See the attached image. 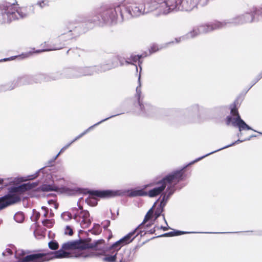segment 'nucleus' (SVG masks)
<instances>
[{"instance_id":"obj_1","label":"nucleus","mask_w":262,"mask_h":262,"mask_svg":"<svg viewBox=\"0 0 262 262\" xmlns=\"http://www.w3.org/2000/svg\"><path fill=\"white\" fill-rule=\"evenodd\" d=\"M118 13L121 21H123L124 16L120 6L115 8L102 7L96 12L93 17L80 15L75 18L66 20L59 29L60 35L57 39L60 42L50 45L43 49L37 50V52L60 50L68 45L69 40L86 33L96 26L114 25L117 23Z\"/></svg>"},{"instance_id":"obj_2","label":"nucleus","mask_w":262,"mask_h":262,"mask_svg":"<svg viewBox=\"0 0 262 262\" xmlns=\"http://www.w3.org/2000/svg\"><path fill=\"white\" fill-rule=\"evenodd\" d=\"M191 165L189 163L179 167L171 171L164 174L157 176L150 182L142 186V188L137 187L136 190H140V193L143 195L137 196H146L154 198L165 191L155 202L154 205L159 201L160 203L156 207L154 213L155 219H158L163 212L171 196L177 190H180L185 186L186 184L181 183L185 181L188 177V172L186 168Z\"/></svg>"},{"instance_id":"obj_3","label":"nucleus","mask_w":262,"mask_h":262,"mask_svg":"<svg viewBox=\"0 0 262 262\" xmlns=\"http://www.w3.org/2000/svg\"><path fill=\"white\" fill-rule=\"evenodd\" d=\"M57 157L55 156L46 163L45 166L40 168L33 174L27 176L28 180H31L36 178L42 182L40 189L43 192L55 191L60 194L66 192H60V189L63 186H73L66 183L64 179L63 169L54 163Z\"/></svg>"},{"instance_id":"obj_4","label":"nucleus","mask_w":262,"mask_h":262,"mask_svg":"<svg viewBox=\"0 0 262 262\" xmlns=\"http://www.w3.org/2000/svg\"><path fill=\"white\" fill-rule=\"evenodd\" d=\"M59 191L61 192H66L68 195L89 194L100 199H109L123 196L135 198L137 197V195L144 194L140 193V190H136V188L124 189H100L84 188L73 185V186H63L60 188Z\"/></svg>"},{"instance_id":"obj_5","label":"nucleus","mask_w":262,"mask_h":262,"mask_svg":"<svg viewBox=\"0 0 262 262\" xmlns=\"http://www.w3.org/2000/svg\"><path fill=\"white\" fill-rule=\"evenodd\" d=\"M81 238L68 241L62 244L61 248L57 251H50L48 249H38L29 255V258L32 261L37 262H47L55 259L69 258L70 253L64 250L70 249H80L79 242Z\"/></svg>"},{"instance_id":"obj_6","label":"nucleus","mask_w":262,"mask_h":262,"mask_svg":"<svg viewBox=\"0 0 262 262\" xmlns=\"http://www.w3.org/2000/svg\"><path fill=\"white\" fill-rule=\"evenodd\" d=\"M244 96V93H242L230 105L229 109L231 114L227 116L225 119L226 125H231L237 128L239 131L253 130L252 127L247 124L241 118L238 111V108L243 101Z\"/></svg>"},{"instance_id":"obj_7","label":"nucleus","mask_w":262,"mask_h":262,"mask_svg":"<svg viewBox=\"0 0 262 262\" xmlns=\"http://www.w3.org/2000/svg\"><path fill=\"white\" fill-rule=\"evenodd\" d=\"M203 109V106L194 103L184 109L176 110V118L172 124L178 126L195 122L200 119Z\"/></svg>"},{"instance_id":"obj_8","label":"nucleus","mask_w":262,"mask_h":262,"mask_svg":"<svg viewBox=\"0 0 262 262\" xmlns=\"http://www.w3.org/2000/svg\"><path fill=\"white\" fill-rule=\"evenodd\" d=\"M138 85L137 86L136 91V100L134 102V106L138 109L139 115L146 117H154L156 116L158 110L150 103L143 101V97L141 92V81H140V75L138 78Z\"/></svg>"},{"instance_id":"obj_9","label":"nucleus","mask_w":262,"mask_h":262,"mask_svg":"<svg viewBox=\"0 0 262 262\" xmlns=\"http://www.w3.org/2000/svg\"><path fill=\"white\" fill-rule=\"evenodd\" d=\"M164 14L178 11H190L199 5L198 0H164Z\"/></svg>"},{"instance_id":"obj_10","label":"nucleus","mask_w":262,"mask_h":262,"mask_svg":"<svg viewBox=\"0 0 262 262\" xmlns=\"http://www.w3.org/2000/svg\"><path fill=\"white\" fill-rule=\"evenodd\" d=\"M92 238L85 237L81 238L80 244V249H92L95 251L90 255V256L100 257L104 256L106 254L105 241L103 239L94 240L93 242Z\"/></svg>"},{"instance_id":"obj_11","label":"nucleus","mask_w":262,"mask_h":262,"mask_svg":"<svg viewBox=\"0 0 262 262\" xmlns=\"http://www.w3.org/2000/svg\"><path fill=\"white\" fill-rule=\"evenodd\" d=\"M256 7H253L243 14L237 15L231 18L221 21L223 28L228 24H232L234 26L243 25L246 23H251L258 21L257 20V11Z\"/></svg>"},{"instance_id":"obj_12","label":"nucleus","mask_w":262,"mask_h":262,"mask_svg":"<svg viewBox=\"0 0 262 262\" xmlns=\"http://www.w3.org/2000/svg\"><path fill=\"white\" fill-rule=\"evenodd\" d=\"M134 256L131 249L121 248L119 251L108 252L102 259L104 262H126L132 260Z\"/></svg>"},{"instance_id":"obj_13","label":"nucleus","mask_w":262,"mask_h":262,"mask_svg":"<svg viewBox=\"0 0 262 262\" xmlns=\"http://www.w3.org/2000/svg\"><path fill=\"white\" fill-rule=\"evenodd\" d=\"M222 22L217 20L213 22L202 24L186 35L187 38H193L200 34H207L215 30L222 28Z\"/></svg>"},{"instance_id":"obj_14","label":"nucleus","mask_w":262,"mask_h":262,"mask_svg":"<svg viewBox=\"0 0 262 262\" xmlns=\"http://www.w3.org/2000/svg\"><path fill=\"white\" fill-rule=\"evenodd\" d=\"M17 19L13 4L6 1L0 3V22L2 24L10 23Z\"/></svg>"},{"instance_id":"obj_15","label":"nucleus","mask_w":262,"mask_h":262,"mask_svg":"<svg viewBox=\"0 0 262 262\" xmlns=\"http://www.w3.org/2000/svg\"><path fill=\"white\" fill-rule=\"evenodd\" d=\"M72 211L73 219L76 222L80 224L81 228H86L91 225L93 218L91 217L88 210L83 209L81 206H78V208L73 207Z\"/></svg>"},{"instance_id":"obj_16","label":"nucleus","mask_w":262,"mask_h":262,"mask_svg":"<svg viewBox=\"0 0 262 262\" xmlns=\"http://www.w3.org/2000/svg\"><path fill=\"white\" fill-rule=\"evenodd\" d=\"M241 232H194V231H185L177 229H173L172 231L164 233L163 234L159 235L156 236H154L150 239H154L156 238H159L162 237H174L180 236L186 234L192 233H210V234H228V233H237Z\"/></svg>"},{"instance_id":"obj_17","label":"nucleus","mask_w":262,"mask_h":262,"mask_svg":"<svg viewBox=\"0 0 262 262\" xmlns=\"http://www.w3.org/2000/svg\"><path fill=\"white\" fill-rule=\"evenodd\" d=\"M128 3V5L121 6L123 14L124 12H125L128 14L131 17H137L141 14H145L143 13V4Z\"/></svg>"},{"instance_id":"obj_18","label":"nucleus","mask_w":262,"mask_h":262,"mask_svg":"<svg viewBox=\"0 0 262 262\" xmlns=\"http://www.w3.org/2000/svg\"><path fill=\"white\" fill-rule=\"evenodd\" d=\"M20 201L21 199L19 196L13 195L11 192H8L3 196H0V211Z\"/></svg>"},{"instance_id":"obj_19","label":"nucleus","mask_w":262,"mask_h":262,"mask_svg":"<svg viewBox=\"0 0 262 262\" xmlns=\"http://www.w3.org/2000/svg\"><path fill=\"white\" fill-rule=\"evenodd\" d=\"M164 0H149L146 3L143 4V13L146 14L150 11L159 9V11L164 14L165 7L163 5Z\"/></svg>"},{"instance_id":"obj_20","label":"nucleus","mask_w":262,"mask_h":262,"mask_svg":"<svg viewBox=\"0 0 262 262\" xmlns=\"http://www.w3.org/2000/svg\"><path fill=\"white\" fill-rule=\"evenodd\" d=\"M33 83H34L33 75H25L18 77L16 81L12 82L11 85L7 90H12L18 86L32 84Z\"/></svg>"},{"instance_id":"obj_21","label":"nucleus","mask_w":262,"mask_h":262,"mask_svg":"<svg viewBox=\"0 0 262 262\" xmlns=\"http://www.w3.org/2000/svg\"><path fill=\"white\" fill-rule=\"evenodd\" d=\"M148 53L146 52H144L140 54H131L129 57V59H131L132 65H134L136 67V71L138 72V68L140 69L139 75H141V73L142 70V64L143 63V59L148 56ZM139 76H138L139 77ZM141 76H140L141 77Z\"/></svg>"},{"instance_id":"obj_22","label":"nucleus","mask_w":262,"mask_h":262,"mask_svg":"<svg viewBox=\"0 0 262 262\" xmlns=\"http://www.w3.org/2000/svg\"><path fill=\"white\" fill-rule=\"evenodd\" d=\"M127 245H128V244L126 241V238L123 236L119 240L116 241L115 242H114L112 244L106 245V253H107L108 252L112 251H115L121 250V248H122L124 246H125Z\"/></svg>"},{"instance_id":"obj_23","label":"nucleus","mask_w":262,"mask_h":262,"mask_svg":"<svg viewBox=\"0 0 262 262\" xmlns=\"http://www.w3.org/2000/svg\"><path fill=\"white\" fill-rule=\"evenodd\" d=\"M63 78L74 79L79 78V67L73 66L62 69Z\"/></svg>"},{"instance_id":"obj_24","label":"nucleus","mask_w":262,"mask_h":262,"mask_svg":"<svg viewBox=\"0 0 262 262\" xmlns=\"http://www.w3.org/2000/svg\"><path fill=\"white\" fill-rule=\"evenodd\" d=\"M245 139H243V140L238 139L237 140L232 142L231 143H230V144H229L228 145H226V146H224L223 147H221V148H220L219 149H217L215 150L214 151H211V152H210L209 153H208V154H206L205 155H203L202 156H201L200 157H198V158H196L194 160L190 162L189 163V164H190L191 165L194 164L195 163H196V162H197L202 160L203 159L205 158V157H207V156H209V155H211L212 154L215 153L216 152H218V151H219L220 150H222L223 149L227 148L228 147L234 146L236 144H238L239 143H241L245 142Z\"/></svg>"},{"instance_id":"obj_25","label":"nucleus","mask_w":262,"mask_h":262,"mask_svg":"<svg viewBox=\"0 0 262 262\" xmlns=\"http://www.w3.org/2000/svg\"><path fill=\"white\" fill-rule=\"evenodd\" d=\"M141 226H142V224H139L134 230L124 236L128 244L133 242L139 234L141 237L143 236L142 233L144 232V230L140 229Z\"/></svg>"},{"instance_id":"obj_26","label":"nucleus","mask_w":262,"mask_h":262,"mask_svg":"<svg viewBox=\"0 0 262 262\" xmlns=\"http://www.w3.org/2000/svg\"><path fill=\"white\" fill-rule=\"evenodd\" d=\"M97 66L79 67V76H91L96 73Z\"/></svg>"},{"instance_id":"obj_27","label":"nucleus","mask_w":262,"mask_h":262,"mask_svg":"<svg viewBox=\"0 0 262 262\" xmlns=\"http://www.w3.org/2000/svg\"><path fill=\"white\" fill-rule=\"evenodd\" d=\"M97 66V71L96 73H102V72H105L107 71H108L113 68H114L116 67H117V63H114L113 62L111 61V63L110 62H108L107 63L105 64H101L99 66Z\"/></svg>"},{"instance_id":"obj_28","label":"nucleus","mask_w":262,"mask_h":262,"mask_svg":"<svg viewBox=\"0 0 262 262\" xmlns=\"http://www.w3.org/2000/svg\"><path fill=\"white\" fill-rule=\"evenodd\" d=\"M47 81H51L54 80H57L63 78L62 70L55 72L47 74Z\"/></svg>"},{"instance_id":"obj_29","label":"nucleus","mask_w":262,"mask_h":262,"mask_svg":"<svg viewBox=\"0 0 262 262\" xmlns=\"http://www.w3.org/2000/svg\"><path fill=\"white\" fill-rule=\"evenodd\" d=\"M30 55L29 53H23L21 54L15 56H12L9 57L4 58L0 59V62L9 61L13 60H20L26 58H27Z\"/></svg>"},{"instance_id":"obj_30","label":"nucleus","mask_w":262,"mask_h":262,"mask_svg":"<svg viewBox=\"0 0 262 262\" xmlns=\"http://www.w3.org/2000/svg\"><path fill=\"white\" fill-rule=\"evenodd\" d=\"M173 43V41H169L167 42L164 45H161L160 47H159L158 45L154 44L152 46H151L150 48L149 49V54H152L163 48H166L168 47V45Z\"/></svg>"},{"instance_id":"obj_31","label":"nucleus","mask_w":262,"mask_h":262,"mask_svg":"<svg viewBox=\"0 0 262 262\" xmlns=\"http://www.w3.org/2000/svg\"><path fill=\"white\" fill-rule=\"evenodd\" d=\"M47 74L39 73L33 75V83H41L42 81H47Z\"/></svg>"},{"instance_id":"obj_32","label":"nucleus","mask_w":262,"mask_h":262,"mask_svg":"<svg viewBox=\"0 0 262 262\" xmlns=\"http://www.w3.org/2000/svg\"><path fill=\"white\" fill-rule=\"evenodd\" d=\"M262 78V71L256 76L252 81L250 86L246 90L243 91V93L245 95L247 92Z\"/></svg>"},{"instance_id":"obj_33","label":"nucleus","mask_w":262,"mask_h":262,"mask_svg":"<svg viewBox=\"0 0 262 262\" xmlns=\"http://www.w3.org/2000/svg\"><path fill=\"white\" fill-rule=\"evenodd\" d=\"M123 113H119V114H115V115H111L107 118H105L101 120H100V121L98 122L97 123L94 124V125L90 126L88 128L91 130L92 129H94V127H95L96 126L99 125V124H100L101 123L108 120V119H111V118H114L115 117H116L117 116H119L120 115H122V114H123Z\"/></svg>"},{"instance_id":"obj_34","label":"nucleus","mask_w":262,"mask_h":262,"mask_svg":"<svg viewBox=\"0 0 262 262\" xmlns=\"http://www.w3.org/2000/svg\"><path fill=\"white\" fill-rule=\"evenodd\" d=\"M61 217L63 220H64L66 222L69 221L72 219H73V215L72 211L71 210V212L64 211V212H62L61 214Z\"/></svg>"},{"instance_id":"obj_35","label":"nucleus","mask_w":262,"mask_h":262,"mask_svg":"<svg viewBox=\"0 0 262 262\" xmlns=\"http://www.w3.org/2000/svg\"><path fill=\"white\" fill-rule=\"evenodd\" d=\"M13 219L17 223H22L25 219L24 213L21 211H18L14 214Z\"/></svg>"},{"instance_id":"obj_36","label":"nucleus","mask_w":262,"mask_h":262,"mask_svg":"<svg viewBox=\"0 0 262 262\" xmlns=\"http://www.w3.org/2000/svg\"><path fill=\"white\" fill-rule=\"evenodd\" d=\"M48 247L53 251H57L59 247L58 243L55 239H52L48 243Z\"/></svg>"},{"instance_id":"obj_37","label":"nucleus","mask_w":262,"mask_h":262,"mask_svg":"<svg viewBox=\"0 0 262 262\" xmlns=\"http://www.w3.org/2000/svg\"><path fill=\"white\" fill-rule=\"evenodd\" d=\"M102 229L98 224L94 223L93 224V227L92 229L89 230V231H92L94 234H99L101 233Z\"/></svg>"},{"instance_id":"obj_38","label":"nucleus","mask_w":262,"mask_h":262,"mask_svg":"<svg viewBox=\"0 0 262 262\" xmlns=\"http://www.w3.org/2000/svg\"><path fill=\"white\" fill-rule=\"evenodd\" d=\"M125 58L123 57H121L120 56L114 57L112 59V62H113L114 63H117V66H118V62L120 63L121 66H122L124 64V62Z\"/></svg>"},{"instance_id":"obj_39","label":"nucleus","mask_w":262,"mask_h":262,"mask_svg":"<svg viewBox=\"0 0 262 262\" xmlns=\"http://www.w3.org/2000/svg\"><path fill=\"white\" fill-rule=\"evenodd\" d=\"M152 207L153 206L148 210V211L145 214L143 222L141 223L142 224V226H143L144 223H146L148 221V220H149L150 218L152 216L153 213Z\"/></svg>"},{"instance_id":"obj_40","label":"nucleus","mask_w":262,"mask_h":262,"mask_svg":"<svg viewBox=\"0 0 262 262\" xmlns=\"http://www.w3.org/2000/svg\"><path fill=\"white\" fill-rule=\"evenodd\" d=\"M151 217L150 218L149 220H148V221H149V222L144 225V229L143 230L144 231L145 229H147L149 228L150 227H151L152 226V225L155 224V222L157 220V219H155V213L154 214V218L153 219H151Z\"/></svg>"},{"instance_id":"obj_41","label":"nucleus","mask_w":262,"mask_h":262,"mask_svg":"<svg viewBox=\"0 0 262 262\" xmlns=\"http://www.w3.org/2000/svg\"><path fill=\"white\" fill-rule=\"evenodd\" d=\"M42 223L43 226L51 228L53 226L54 221L53 220L44 219L42 221Z\"/></svg>"},{"instance_id":"obj_42","label":"nucleus","mask_w":262,"mask_h":262,"mask_svg":"<svg viewBox=\"0 0 262 262\" xmlns=\"http://www.w3.org/2000/svg\"><path fill=\"white\" fill-rule=\"evenodd\" d=\"M67 55H70L71 54L77 55L78 56H80V54L78 52V49L77 48L76 49H72L70 48L68 49L66 52Z\"/></svg>"},{"instance_id":"obj_43","label":"nucleus","mask_w":262,"mask_h":262,"mask_svg":"<svg viewBox=\"0 0 262 262\" xmlns=\"http://www.w3.org/2000/svg\"><path fill=\"white\" fill-rule=\"evenodd\" d=\"M257 11V20L260 21H262V8L256 7Z\"/></svg>"},{"instance_id":"obj_44","label":"nucleus","mask_w":262,"mask_h":262,"mask_svg":"<svg viewBox=\"0 0 262 262\" xmlns=\"http://www.w3.org/2000/svg\"><path fill=\"white\" fill-rule=\"evenodd\" d=\"M64 234L66 235L71 236L73 234L72 227L70 225H67L64 230Z\"/></svg>"},{"instance_id":"obj_45","label":"nucleus","mask_w":262,"mask_h":262,"mask_svg":"<svg viewBox=\"0 0 262 262\" xmlns=\"http://www.w3.org/2000/svg\"><path fill=\"white\" fill-rule=\"evenodd\" d=\"M150 240H151L150 239H148L147 240H146V241L143 242L142 244H138L136 246H135L132 249H131V250L133 252V253H134V254H135L136 251L139 249L141 246H142L143 245H144L145 243H146L147 242H149Z\"/></svg>"},{"instance_id":"obj_46","label":"nucleus","mask_w":262,"mask_h":262,"mask_svg":"<svg viewBox=\"0 0 262 262\" xmlns=\"http://www.w3.org/2000/svg\"><path fill=\"white\" fill-rule=\"evenodd\" d=\"M71 145V143H69L67 144L65 146H64L63 147H62L59 151L58 152V154L56 155V156L58 158L60 155H61L64 151L68 149L70 145Z\"/></svg>"},{"instance_id":"obj_47","label":"nucleus","mask_w":262,"mask_h":262,"mask_svg":"<svg viewBox=\"0 0 262 262\" xmlns=\"http://www.w3.org/2000/svg\"><path fill=\"white\" fill-rule=\"evenodd\" d=\"M30 188V184L29 183H25L19 186V189L21 191L26 190Z\"/></svg>"},{"instance_id":"obj_48","label":"nucleus","mask_w":262,"mask_h":262,"mask_svg":"<svg viewBox=\"0 0 262 262\" xmlns=\"http://www.w3.org/2000/svg\"><path fill=\"white\" fill-rule=\"evenodd\" d=\"M101 224L103 225V228L106 229L110 226L111 221L108 220H106L102 222Z\"/></svg>"},{"instance_id":"obj_49","label":"nucleus","mask_w":262,"mask_h":262,"mask_svg":"<svg viewBox=\"0 0 262 262\" xmlns=\"http://www.w3.org/2000/svg\"><path fill=\"white\" fill-rule=\"evenodd\" d=\"M199 1V5L201 7H204L206 6L209 0H198Z\"/></svg>"},{"instance_id":"obj_50","label":"nucleus","mask_w":262,"mask_h":262,"mask_svg":"<svg viewBox=\"0 0 262 262\" xmlns=\"http://www.w3.org/2000/svg\"><path fill=\"white\" fill-rule=\"evenodd\" d=\"M156 228H158V226L157 225H156L154 228L150 229L149 230L145 232L144 233L142 234L144 235V234H145L146 233L151 234H154L156 232Z\"/></svg>"},{"instance_id":"obj_51","label":"nucleus","mask_w":262,"mask_h":262,"mask_svg":"<svg viewBox=\"0 0 262 262\" xmlns=\"http://www.w3.org/2000/svg\"><path fill=\"white\" fill-rule=\"evenodd\" d=\"M36 5H38L40 8H43L47 4L45 3V1L41 0L38 1L36 3Z\"/></svg>"},{"instance_id":"obj_52","label":"nucleus","mask_w":262,"mask_h":262,"mask_svg":"<svg viewBox=\"0 0 262 262\" xmlns=\"http://www.w3.org/2000/svg\"><path fill=\"white\" fill-rule=\"evenodd\" d=\"M84 135H85L84 134V133L82 132L81 133V134H80L79 135H78L77 136H76L73 140H72L70 143H71V144L75 142V141H76L77 140H78V139H79L80 138H81L82 137H83Z\"/></svg>"},{"instance_id":"obj_53","label":"nucleus","mask_w":262,"mask_h":262,"mask_svg":"<svg viewBox=\"0 0 262 262\" xmlns=\"http://www.w3.org/2000/svg\"><path fill=\"white\" fill-rule=\"evenodd\" d=\"M84 135H85L84 134V133L82 132L81 133V134H80L79 135H78L77 136H76L73 140H72L70 143H71V144L75 142V141H76L77 140H78V139H79L80 138H81L82 137H83Z\"/></svg>"},{"instance_id":"obj_54","label":"nucleus","mask_w":262,"mask_h":262,"mask_svg":"<svg viewBox=\"0 0 262 262\" xmlns=\"http://www.w3.org/2000/svg\"><path fill=\"white\" fill-rule=\"evenodd\" d=\"M84 135H85L84 134V133L82 132L81 133V134H80L79 135H78L77 136H76L73 140H72L70 143H71V144L75 142V141H76L77 140H78V139H79L80 138H81L82 137H83Z\"/></svg>"},{"instance_id":"obj_55","label":"nucleus","mask_w":262,"mask_h":262,"mask_svg":"<svg viewBox=\"0 0 262 262\" xmlns=\"http://www.w3.org/2000/svg\"><path fill=\"white\" fill-rule=\"evenodd\" d=\"M158 229L162 230L164 231H167V230H169V229H171V228L168 225H166V226H163L161 225L160 227H158Z\"/></svg>"},{"instance_id":"obj_56","label":"nucleus","mask_w":262,"mask_h":262,"mask_svg":"<svg viewBox=\"0 0 262 262\" xmlns=\"http://www.w3.org/2000/svg\"><path fill=\"white\" fill-rule=\"evenodd\" d=\"M41 208L43 211H45V212L43 213V216L45 217L47 216V215H48V213L49 209L46 206H42Z\"/></svg>"},{"instance_id":"obj_57","label":"nucleus","mask_w":262,"mask_h":262,"mask_svg":"<svg viewBox=\"0 0 262 262\" xmlns=\"http://www.w3.org/2000/svg\"><path fill=\"white\" fill-rule=\"evenodd\" d=\"M17 13L19 15L20 17L21 18H25L27 16V14L25 13H23V12L18 11Z\"/></svg>"},{"instance_id":"obj_58","label":"nucleus","mask_w":262,"mask_h":262,"mask_svg":"<svg viewBox=\"0 0 262 262\" xmlns=\"http://www.w3.org/2000/svg\"><path fill=\"white\" fill-rule=\"evenodd\" d=\"M54 216V213L52 210V209H49L48 215L47 216H48L49 217H52Z\"/></svg>"},{"instance_id":"obj_59","label":"nucleus","mask_w":262,"mask_h":262,"mask_svg":"<svg viewBox=\"0 0 262 262\" xmlns=\"http://www.w3.org/2000/svg\"><path fill=\"white\" fill-rule=\"evenodd\" d=\"M257 137V135H255V134H253V135H251V136H250L249 137H248V138H246L245 139V141H249L252 138H255Z\"/></svg>"},{"instance_id":"obj_60","label":"nucleus","mask_w":262,"mask_h":262,"mask_svg":"<svg viewBox=\"0 0 262 262\" xmlns=\"http://www.w3.org/2000/svg\"><path fill=\"white\" fill-rule=\"evenodd\" d=\"M124 60H125L124 62L126 64H127V65L132 64V61H131V59H129V58L127 59H125Z\"/></svg>"},{"instance_id":"obj_61","label":"nucleus","mask_w":262,"mask_h":262,"mask_svg":"<svg viewBox=\"0 0 262 262\" xmlns=\"http://www.w3.org/2000/svg\"><path fill=\"white\" fill-rule=\"evenodd\" d=\"M254 234L258 236H262V230L255 231Z\"/></svg>"},{"instance_id":"obj_62","label":"nucleus","mask_w":262,"mask_h":262,"mask_svg":"<svg viewBox=\"0 0 262 262\" xmlns=\"http://www.w3.org/2000/svg\"><path fill=\"white\" fill-rule=\"evenodd\" d=\"M161 216H162V217H163V221H164V222L165 224L166 225H168V223H167V221H166V219H165V215H164V214H161Z\"/></svg>"},{"instance_id":"obj_63","label":"nucleus","mask_w":262,"mask_h":262,"mask_svg":"<svg viewBox=\"0 0 262 262\" xmlns=\"http://www.w3.org/2000/svg\"><path fill=\"white\" fill-rule=\"evenodd\" d=\"M54 200H52V199H51V200H49L48 201V203L49 205H52L53 204H54Z\"/></svg>"},{"instance_id":"obj_64","label":"nucleus","mask_w":262,"mask_h":262,"mask_svg":"<svg viewBox=\"0 0 262 262\" xmlns=\"http://www.w3.org/2000/svg\"><path fill=\"white\" fill-rule=\"evenodd\" d=\"M219 108H220L221 110H223L224 111H226L227 109V106H222L219 107Z\"/></svg>"}]
</instances>
